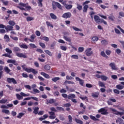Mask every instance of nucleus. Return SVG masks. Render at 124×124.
Wrapping results in <instances>:
<instances>
[{
    "instance_id": "obj_28",
    "label": "nucleus",
    "mask_w": 124,
    "mask_h": 124,
    "mask_svg": "<svg viewBox=\"0 0 124 124\" xmlns=\"http://www.w3.org/2000/svg\"><path fill=\"white\" fill-rule=\"evenodd\" d=\"M101 56H102V57H103L104 58H105V59H108L109 58L108 56H107L106 54H105V52H104V51L101 52Z\"/></svg>"
},
{
    "instance_id": "obj_33",
    "label": "nucleus",
    "mask_w": 124,
    "mask_h": 124,
    "mask_svg": "<svg viewBox=\"0 0 124 124\" xmlns=\"http://www.w3.org/2000/svg\"><path fill=\"white\" fill-rule=\"evenodd\" d=\"M45 53L49 56L50 57H52L53 56V54H52V52L51 51H49L48 50H45Z\"/></svg>"
},
{
    "instance_id": "obj_64",
    "label": "nucleus",
    "mask_w": 124,
    "mask_h": 124,
    "mask_svg": "<svg viewBox=\"0 0 124 124\" xmlns=\"http://www.w3.org/2000/svg\"><path fill=\"white\" fill-rule=\"evenodd\" d=\"M25 88L27 89V90H31V87L29 85H25Z\"/></svg>"
},
{
    "instance_id": "obj_30",
    "label": "nucleus",
    "mask_w": 124,
    "mask_h": 124,
    "mask_svg": "<svg viewBox=\"0 0 124 124\" xmlns=\"http://www.w3.org/2000/svg\"><path fill=\"white\" fill-rule=\"evenodd\" d=\"M35 37H36V36H35V35L34 34H32L31 36V39L29 40V41H30V42H33V41L32 40H34V39L35 38Z\"/></svg>"
},
{
    "instance_id": "obj_40",
    "label": "nucleus",
    "mask_w": 124,
    "mask_h": 124,
    "mask_svg": "<svg viewBox=\"0 0 124 124\" xmlns=\"http://www.w3.org/2000/svg\"><path fill=\"white\" fill-rule=\"evenodd\" d=\"M4 39L6 40L7 42H9L10 40V39L9 38V36L8 35L5 34L4 37Z\"/></svg>"
},
{
    "instance_id": "obj_38",
    "label": "nucleus",
    "mask_w": 124,
    "mask_h": 124,
    "mask_svg": "<svg viewBox=\"0 0 124 124\" xmlns=\"http://www.w3.org/2000/svg\"><path fill=\"white\" fill-rule=\"evenodd\" d=\"M26 20L27 22H30L31 21H33V20H34V18H33V17L28 16L26 18Z\"/></svg>"
},
{
    "instance_id": "obj_7",
    "label": "nucleus",
    "mask_w": 124,
    "mask_h": 124,
    "mask_svg": "<svg viewBox=\"0 0 124 124\" xmlns=\"http://www.w3.org/2000/svg\"><path fill=\"white\" fill-rule=\"evenodd\" d=\"M85 55L87 56V57H90L93 55V51H92V48H89L86 49Z\"/></svg>"
},
{
    "instance_id": "obj_49",
    "label": "nucleus",
    "mask_w": 124,
    "mask_h": 124,
    "mask_svg": "<svg viewBox=\"0 0 124 124\" xmlns=\"http://www.w3.org/2000/svg\"><path fill=\"white\" fill-rule=\"evenodd\" d=\"M72 29H73L74 31H82V29H79V28L74 26L72 27Z\"/></svg>"
},
{
    "instance_id": "obj_17",
    "label": "nucleus",
    "mask_w": 124,
    "mask_h": 124,
    "mask_svg": "<svg viewBox=\"0 0 124 124\" xmlns=\"http://www.w3.org/2000/svg\"><path fill=\"white\" fill-rule=\"evenodd\" d=\"M101 43L102 45H104V46H106V45H108V41L106 39L102 40L101 41Z\"/></svg>"
},
{
    "instance_id": "obj_10",
    "label": "nucleus",
    "mask_w": 124,
    "mask_h": 124,
    "mask_svg": "<svg viewBox=\"0 0 124 124\" xmlns=\"http://www.w3.org/2000/svg\"><path fill=\"white\" fill-rule=\"evenodd\" d=\"M79 107L80 108H83V109L82 111H79L78 114L79 115L80 114H84L85 112V110H86V106H84V104L81 103Z\"/></svg>"
},
{
    "instance_id": "obj_59",
    "label": "nucleus",
    "mask_w": 124,
    "mask_h": 124,
    "mask_svg": "<svg viewBox=\"0 0 124 124\" xmlns=\"http://www.w3.org/2000/svg\"><path fill=\"white\" fill-rule=\"evenodd\" d=\"M39 45L43 49H45V48H46V46L45 45V44H44V43H40Z\"/></svg>"
},
{
    "instance_id": "obj_1",
    "label": "nucleus",
    "mask_w": 124,
    "mask_h": 124,
    "mask_svg": "<svg viewBox=\"0 0 124 124\" xmlns=\"http://www.w3.org/2000/svg\"><path fill=\"white\" fill-rule=\"evenodd\" d=\"M13 51L14 53H16V55L18 58H23V59H27V54L20 53L18 52H20L21 51V48H19L18 46H15L13 48Z\"/></svg>"
},
{
    "instance_id": "obj_51",
    "label": "nucleus",
    "mask_w": 124,
    "mask_h": 124,
    "mask_svg": "<svg viewBox=\"0 0 124 124\" xmlns=\"http://www.w3.org/2000/svg\"><path fill=\"white\" fill-rule=\"evenodd\" d=\"M64 84H71L72 85H74V84H75V82H74L73 81L65 80L64 82Z\"/></svg>"
},
{
    "instance_id": "obj_53",
    "label": "nucleus",
    "mask_w": 124,
    "mask_h": 124,
    "mask_svg": "<svg viewBox=\"0 0 124 124\" xmlns=\"http://www.w3.org/2000/svg\"><path fill=\"white\" fill-rule=\"evenodd\" d=\"M101 79H102V80H103V81H107V80L108 79V77L102 75Z\"/></svg>"
},
{
    "instance_id": "obj_34",
    "label": "nucleus",
    "mask_w": 124,
    "mask_h": 124,
    "mask_svg": "<svg viewBox=\"0 0 124 124\" xmlns=\"http://www.w3.org/2000/svg\"><path fill=\"white\" fill-rule=\"evenodd\" d=\"M42 1H43V0H38V5L39 7H42V6H43Z\"/></svg>"
},
{
    "instance_id": "obj_8",
    "label": "nucleus",
    "mask_w": 124,
    "mask_h": 124,
    "mask_svg": "<svg viewBox=\"0 0 124 124\" xmlns=\"http://www.w3.org/2000/svg\"><path fill=\"white\" fill-rule=\"evenodd\" d=\"M76 80L79 82V85H80V86H82V87H84V83H85V81H84V80L80 78H79L78 77H76Z\"/></svg>"
},
{
    "instance_id": "obj_23",
    "label": "nucleus",
    "mask_w": 124,
    "mask_h": 124,
    "mask_svg": "<svg viewBox=\"0 0 124 124\" xmlns=\"http://www.w3.org/2000/svg\"><path fill=\"white\" fill-rule=\"evenodd\" d=\"M54 4L55 5H56L57 7L59 8V9H61V10H62V5L60 4V3L58 2H55Z\"/></svg>"
},
{
    "instance_id": "obj_43",
    "label": "nucleus",
    "mask_w": 124,
    "mask_h": 124,
    "mask_svg": "<svg viewBox=\"0 0 124 124\" xmlns=\"http://www.w3.org/2000/svg\"><path fill=\"white\" fill-rule=\"evenodd\" d=\"M16 98L18 99V100H21V99H23V96L20 95L19 94H16Z\"/></svg>"
},
{
    "instance_id": "obj_25",
    "label": "nucleus",
    "mask_w": 124,
    "mask_h": 124,
    "mask_svg": "<svg viewBox=\"0 0 124 124\" xmlns=\"http://www.w3.org/2000/svg\"><path fill=\"white\" fill-rule=\"evenodd\" d=\"M2 113H5V115H10V111H9L8 109H2Z\"/></svg>"
},
{
    "instance_id": "obj_36",
    "label": "nucleus",
    "mask_w": 124,
    "mask_h": 124,
    "mask_svg": "<svg viewBox=\"0 0 124 124\" xmlns=\"http://www.w3.org/2000/svg\"><path fill=\"white\" fill-rule=\"evenodd\" d=\"M75 121L77 124H83V121L82 120H80V119L75 118Z\"/></svg>"
},
{
    "instance_id": "obj_44",
    "label": "nucleus",
    "mask_w": 124,
    "mask_h": 124,
    "mask_svg": "<svg viewBox=\"0 0 124 124\" xmlns=\"http://www.w3.org/2000/svg\"><path fill=\"white\" fill-rule=\"evenodd\" d=\"M46 24L47 27H51V28H52V29H54V26H53L52 24H51V23H50V22L46 21Z\"/></svg>"
},
{
    "instance_id": "obj_61",
    "label": "nucleus",
    "mask_w": 124,
    "mask_h": 124,
    "mask_svg": "<svg viewBox=\"0 0 124 124\" xmlns=\"http://www.w3.org/2000/svg\"><path fill=\"white\" fill-rule=\"evenodd\" d=\"M66 80H73V79H74V78L70 76H67L66 77Z\"/></svg>"
},
{
    "instance_id": "obj_27",
    "label": "nucleus",
    "mask_w": 124,
    "mask_h": 124,
    "mask_svg": "<svg viewBox=\"0 0 124 124\" xmlns=\"http://www.w3.org/2000/svg\"><path fill=\"white\" fill-rule=\"evenodd\" d=\"M88 8H89V5H85L83 7V12L86 13L88 12Z\"/></svg>"
},
{
    "instance_id": "obj_54",
    "label": "nucleus",
    "mask_w": 124,
    "mask_h": 124,
    "mask_svg": "<svg viewBox=\"0 0 124 124\" xmlns=\"http://www.w3.org/2000/svg\"><path fill=\"white\" fill-rule=\"evenodd\" d=\"M77 9H78V10H79V11H81V10H82V8H83V6H82V5H80L79 4H77Z\"/></svg>"
},
{
    "instance_id": "obj_20",
    "label": "nucleus",
    "mask_w": 124,
    "mask_h": 124,
    "mask_svg": "<svg viewBox=\"0 0 124 124\" xmlns=\"http://www.w3.org/2000/svg\"><path fill=\"white\" fill-rule=\"evenodd\" d=\"M2 70H3V66L0 65V79H1L2 75H3V72Z\"/></svg>"
},
{
    "instance_id": "obj_31",
    "label": "nucleus",
    "mask_w": 124,
    "mask_h": 124,
    "mask_svg": "<svg viewBox=\"0 0 124 124\" xmlns=\"http://www.w3.org/2000/svg\"><path fill=\"white\" fill-rule=\"evenodd\" d=\"M79 98H80V99H82L83 101L86 100V101H89V99H88V97H87V96L82 97L81 94H80V96H79Z\"/></svg>"
},
{
    "instance_id": "obj_21",
    "label": "nucleus",
    "mask_w": 124,
    "mask_h": 124,
    "mask_svg": "<svg viewBox=\"0 0 124 124\" xmlns=\"http://www.w3.org/2000/svg\"><path fill=\"white\" fill-rule=\"evenodd\" d=\"M99 95V93L95 92L94 93H92V96H93L94 98H97L98 96Z\"/></svg>"
},
{
    "instance_id": "obj_45",
    "label": "nucleus",
    "mask_w": 124,
    "mask_h": 124,
    "mask_svg": "<svg viewBox=\"0 0 124 124\" xmlns=\"http://www.w3.org/2000/svg\"><path fill=\"white\" fill-rule=\"evenodd\" d=\"M24 115H25V113L23 112L19 113H18V115L17 116V118L18 119H21V118H22V117H23Z\"/></svg>"
},
{
    "instance_id": "obj_3",
    "label": "nucleus",
    "mask_w": 124,
    "mask_h": 124,
    "mask_svg": "<svg viewBox=\"0 0 124 124\" xmlns=\"http://www.w3.org/2000/svg\"><path fill=\"white\" fill-rule=\"evenodd\" d=\"M94 20L97 24H102V23H103L104 25H107V22L103 19H100V17H99L97 15H95L94 16Z\"/></svg>"
},
{
    "instance_id": "obj_35",
    "label": "nucleus",
    "mask_w": 124,
    "mask_h": 124,
    "mask_svg": "<svg viewBox=\"0 0 124 124\" xmlns=\"http://www.w3.org/2000/svg\"><path fill=\"white\" fill-rule=\"evenodd\" d=\"M124 88V86L121 84L116 85V89H118V90H123Z\"/></svg>"
},
{
    "instance_id": "obj_16",
    "label": "nucleus",
    "mask_w": 124,
    "mask_h": 124,
    "mask_svg": "<svg viewBox=\"0 0 124 124\" xmlns=\"http://www.w3.org/2000/svg\"><path fill=\"white\" fill-rule=\"evenodd\" d=\"M6 31H13V26L10 25H7L5 27Z\"/></svg>"
},
{
    "instance_id": "obj_14",
    "label": "nucleus",
    "mask_w": 124,
    "mask_h": 124,
    "mask_svg": "<svg viewBox=\"0 0 124 124\" xmlns=\"http://www.w3.org/2000/svg\"><path fill=\"white\" fill-rule=\"evenodd\" d=\"M27 71L28 72V73H31V72H32L33 74H35L36 75L37 73H38V72L37 71H36L34 69L32 68H30V69L27 70Z\"/></svg>"
},
{
    "instance_id": "obj_46",
    "label": "nucleus",
    "mask_w": 124,
    "mask_h": 124,
    "mask_svg": "<svg viewBox=\"0 0 124 124\" xmlns=\"http://www.w3.org/2000/svg\"><path fill=\"white\" fill-rule=\"evenodd\" d=\"M72 6H73L71 4H69V5L67 4L66 7H65L66 9H67V10H69L71 9V8H72Z\"/></svg>"
},
{
    "instance_id": "obj_9",
    "label": "nucleus",
    "mask_w": 124,
    "mask_h": 124,
    "mask_svg": "<svg viewBox=\"0 0 124 124\" xmlns=\"http://www.w3.org/2000/svg\"><path fill=\"white\" fill-rule=\"evenodd\" d=\"M62 18L67 19V18H70L71 17V13L67 12L64 13L62 16Z\"/></svg>"
},
{
    "instance_id": "obj_5",
    "label": "nucleus",
    "mask_w": 124,
    "mask_h": 124,
    "mask_svg": "<svg viewBox=\"0 0 124 124\" xmlns=\"http://www.w3.org/2000/svg\"><path fill=\"white\" fill-rule=\"evenodd\" d=\"M7 82L9 83V84H11V83H13L14 85L17 84V81H16V79L13 78H7Z\"/></svg>"
},
{
    "instance_id": "obj_2",
    "label": "nucleus",
    "mask_w": 124,
    "mask_h": 124,
    "mask_svg": "<svg viewBox=\"0 0 124 124\" xmlns=\"http://www.w3.org/2000/svg\"><path fill=\"white\" fill-rule=\"evenodd\" d=\"M27 4H27L20 2L19 3V5L17 6L16 7L17 8H19V9L22 11H26V10H27V11H29V10H31V6H27ZM22 6H23V7H22ZM23 7H25L26 9H25V8Z\"/></svg>"
},
{
    "instance_id": "obj_32",
    "label": "nucleus",
    "mask_w": 124,
    "mask_h": 124,
    "mask_svg": "<svg viewBox=\"0 0 124 124\" xmlns=\"http://www.w3.org/2000/svg\"><path fill=\"white\" fill-rule=\"evenodd\" d=\"M92 40L93 42H96L97 41H98V37L97 36H93L92 37Z\"/></svg>"
},
{
    "instance_id": "obj_26",
    "label": "nucleus",
    "mask_w": 124,
    "mask_h": 124,
    "mask_svg": "<svg viewBox=\"0 0 124 124\" xmlns=\"http://www.w3.org/2000/svg\"><path fill=\"white\" fill-rule=\"evenodd\" d=\"M108 20L110 21H112V22H114L115 20V16H113V14H110V16L108 17Z\"/></svg>"
},
{
    "instance_id": "obj_57",
    "label": "nucleus",
    "mask_w": 124,
    "mask_h": 124,
    "mask_svg": "<svg viewBox=\"0 0 124 124\" xmlns=\"http://www.w3.org/2000/svg\"><path fill=\"white\" fill-rule=\"evenodd\" d=\"M57 110H58L59 111H64V108L62 107H57L56 108Z\"/></svg>"
},
{
    "instance_id": "obj_15",
    "label": "nucleus",
    "mask_w": 124,
    "mask_h": 124,
    "mask_svg": "<svg viewBox=\"0 0 124 124\" xmlns=\"http://www.w3.org/2000/svg\"><path fill=\"white\" fill-rule=\"evenodd\" d=\"M4 71H5V72H6L7 74H9V75H11V74H10V71H11V70H10L9 68H8V67L5 66L4 67Z\"/></svg>"
},
{
    "instance_id": "obj_18",
    "label": "nucleus",
    "mask_w": 124,
    "mask_h": 124,
    "mask_svg": "<svg viewBox=\"0 0 124 124\" xmlns=\"http://www.w3.org/2000/svg\"><path fill=\"white\" fill-rule=\"evenodd\" d=\"M76 97V95L75 94H69L68 95V99H70V100H72L73 99H74Z\"/></svg>"
},
{
    "instance_id": "obj_6",
    "label": "nucleus",
    "mask_w": 124,
    "mask_h": 124,
    "mask_svg": "<svg viewBox=\"0 0 124 124\" xmlns=\"http://www.w3.org/2000/svg\"><path fill=\"white\" fill-rule=\"evenodd\" d=\"M99 113H101V115H108L109 113L107 112V109H106L105 108H101L98 110Z\"/></svg>"
},
{
    "instance_id": "obj_19",
    "label": "nucleus",
    "mask_w": 124,
    "mask_h": 124,
    "mask_svg": "<svg viewBox=\"0 0 124 124\" xmlns=\"http://www.w3.org/2000/svg\"><path fill=\"white\" fill-rule=\"evenodd\" d=\"M41 75H42V76H44L45 78H46V79H50V76L48 75L47 74H46L44 72H41Z\"/></svg>"
},
{
    "instance_id": "obj_55",
    "label": "nucleus",
    "mask_w": 124,
    "mask_h": 124,
    "mask_svg": "<svg viewBox=\"0 0 124 124\" xmlns=\"http://www.w3.org/2000/svg\"><path fill=\"white\" fill-rule=\"evenodd\" d=\"M5 51L7 53H8V54H9V55H10V54H12V50H11L10 49H9V48H6L5 49Z\"/></svg>"
},
{
    "instance_id": "obj_41",
    "label": "nucleus",
    "mask_w": 124,
    "mask_h": 124,
    "mask_svg": "<svg viewBox=\"0 0 124 124\" xmlns=\"http://www.w3.org/2000/svg\"><path fill=\"white\" fill-rule=\"evenodd\" d=\"M98 85L99 87H102L103 88H105V84L102 81H99Z\"/></svg>"
},
{
    "instance_id": "obj_13",
    "label": "nucleus",
    "mask_w": 124,
    "mask_h": 124,
    "mask_svg": "<svg viewBox=\"0 0 124 124\" xmlns=\"http://www.w3.org/2000/svg\"><path fill=\"white\" fill-rule=\"evenodd\" d=\"M109 66L111 68L112 70H118V67L116 66L115 62H110L109 64Z\"/></svg>"
},
{
    "instance_id": "obj_48",
    "label": "nucleus",
    "mask_w": 124,
    "mask_h": 124,
    "mask_svg": "<svg viewBox=\"0 0 124 124\" xmlns=\"http://www.w3.org/2000/svg\"><path fill=\"white\" fill-rule=\"evenodd\" d=\"M71 58H72V59H74L75 60H78V59H79V57L77 55H72L71 56Z\"/></svg>"
},
{
    "instance_id": "obj_58",
    "label": "nucleus",
    "mask_w": 124,
    "mask_h": 124,
    "mask_svg": "<svg viewBox=\"0 0 124 124\" xmlns=\"http://www.w3.org/2000/svg\"><path fill=\"white\" fill-rule=\"evenodd\" d=\"M60 48L61 50H62V51H66V50H67V47L64 46H60Z\"/></svg>"
},
{
    "instance_id": "obj_4",
    "label": "nucleus",
    "mask_w": 124,
    "mask_h": 124,
    "mask_svg": "<svg viewBox=\"0 0 124 124\" xmlns=\"http://www.w3.org/2000/svg\"><path fill=\"white\" fill-rule=\"evenodd\" d=\"M110 110H111L112 112H113V114L114 115H117V116H123L124 114V112H120L118 111L117 110L113 108H109Z\"/></svg>"
},
{
    "instance_id": "obj_11",
    "label": "nucleus",
    "mask_w": 124,
    "mask_h": 124,
    "mask_svg": "<svg viewBox=\"0 0 124 124\" xmlns=\"http://www.w3.org/2000/svg\"><path fill=\"white\" fill-rule=\"evenodd\" d=\"M63 34H64L63 38H64L65 40H66V41H68V42H70V41H71V40L70 39V38L66 36V35H68L69 34L68 32H64L63 33Z\"/></svg>"
},
{
    "instance_id": "obj_63",
    "label": "nucleus",
    "mask_w": 124,
    "mask_h": 124,
    "mask_svg": "<svg viewBox=\"0 0 124 124\" xmlns=\"http://www.w3.org/2000/svg\"><path fill=\"white\" fill-rule=\"evenodd\" d=\"M68 121H69V123H70V124L72 123V117L71 116V115L68 116Z\"/></svg>"
},
{
    "instance_id": "obj_62",
    "label": "nucleus",
    "mask_w": 124,
    "mask_h": 124,
    "mask_svg": "<svg viewBox=\"0 0 124 124\" xmlns=\"http://www.w3.org/2000/svg\"><path fill=\"white\" fill-rule=\"evenodd\" d=\"M114 31L115 33H116L117 34H121V31H120V30H119L118 29L115 28Z\"/></svg>"
},
{
    "instance_id": "obj_52",
    "label": "nucleus",
    "mask_w": 124,
    "mask_h": 124,
    "mask_svg": "<svg viewBox=\"0 0 124 124\" xmlns=\"http://www.w3.org/2000/svg\"><path fill=\"white\" fill-rule=\"evenodd\" d=\"M90 119L93 121H99V119L96 118L95 117H94L93 115H91Z\"/></svg>"
},
{
    "instance_id": "obj_37",
    "label": "nucleus",
    "mask_w": 124,
    "mask_h": 124,
    "mask_svg": "<svg viewBox=\"0 0 124 124\" xmlns=\"http://www.w3.org/2000/svg\"><path fill=\"white\" fill-rule=\"evenodd\" d=\"M38 110H39V108L35 107L33 113H35V115H37L38 114Z\"/></svg>"
},
{
    "instance_id": "obj_12",
    "label": "nucleus",
    "mask_w": 124,
    "mask_h": 124,
    "mask_svg": "<svg viewBox=\"0 0 124 124\" xmlns=\"http://www.w3.org/2000/svg\"><path fill=\"white\" fill-rule=\"evenodd\" d=\"M18 46H19L20 48H21V49H27L29 48V46H28L25 43H20L19 44Z\"/></svg>"
},
{
    "instance_id": "obj_42",
    "label": "nucleus",
    "mask_w": 124,
    "mask_h": 124,
    "mask_svg": "<svg viewBox=\"0 0 124 124\" xmlns=\"http://www.w3.org/2000/svg\"><path fill=\"white\" fill-rule=\"evenodd\" d=\"M2 57H6L7 58H9L10 59H12V56L10 54H8L7 53H5L2 54Z\"/></svg>"
},
{
    "instance_id": "obj_39",
    "label": "nucleus",
    "mask_w": 124,
    "mask_h": 124,
    "mask_svg": "<svg viewBox=\"0 0 124 124\" xmlns=\"http://www.w3.org/2000/svg\"><path fill=\"white\" fill-rule=\"evenodd\" d=\"M8 24L10 25V26H12V27H13V26H15L16 23L13 20H10L8 22Z\"/></svg>"
},
{
    "instance_id": "obj_47",
    "label": "nucleus",
    "mask_w": 124,
    "mask_h": 124,
    "mask_svg": "<svg viewBox=\"0 0 124 124\" xmlns=\"http://www.w3.org/2000/svg\"><path fill=\"white\" fill-rule=\"evenodd\" d=\"M60 78L59 77H55L54 78H52L51 79L52 81H53V82H57V81H59V80H60Z\"/></svg>"
},
{
    "instance_id": "obj_60",
    "label": "nucleus",
    "mask_w": 124,
    "mask_h": 124,
    "mask_svg": "<svg viewBox=\"0 0 124 124\" xmlns=\"http://www.w3.org/2000/svg\"><path fill=\"white\" fill-rule=\"evenodd\" d=\"M20 95H22V96H30V93L26 94L23 92L20 93Z\"/></svg>"
},
{
    "instance_id": "obj_22",
    "label": "nucleus",
    "mask_w": 124,
    "mask_h": 124,
    "mask_svg": "<svg viewBox=\"0 0 124 124\" xmlns=\"http://www.w3.org/2000/svg\"><path fill=\"white\" fill-rule=\"evenodd\" d=\"M49 16L51 17V19H53V20H57V19H58L57 16L53 13H50Z\"/></svg>"
},
{
    "instance_id": "obj_29",
    "label": "nucleus",
    "mask_w": 124,
    "mask_h": 124,
    "mask_svg": "<svg viewBox=\"0 0 124 124\" xmlns=\"http://www.w3.org/2000/svg\"><path fill=\"white\" fill-rule=\"evenodd\" d=\"M40 39H41V40H44L45 41H46V42H48V41H49V38L48 37H46V36H44L42 37H40Z\"/></svg>"
},
{
    "instance_id": "obj_24",
    "label": "nucleus",
    "mask_w": 124,
    "mask_h": 124,
    "mask_svg": "<svg viewBox=\"0 0 124 124\" xmlns=\"http://www.w3.org/2000/svg\"><path fill=\"white\" fill-rule=\"evenodd\" d=\"M44 68L46 71H49L51 69V66L49 64H46L44 66Z\"/></svg>"
},
{
    "instance_id": "obj_50",
    "label": "nucleus",
    "mask_w": 124,
    "mask_h": 124,
    "mask_svg": "<svg viewBox=\"0 0 124 124\" xmlns=\"http://www.w3.org/2000/svg\"><path fill=\"white\" fill-rule=\"evenodd\" d=\"M47 102L49 103V104H53V103H55V101L54 100V99H50L49 100L47 101Z\"/></svg>"
},
{
    "instance_id": "obj_56",
    "label": "nucleus",
    "mask_w": 124,
    "mask_h": 124,
    "mask_svg": "<svg viewBox=\"0 0 124 124\" xmlns=\"http://www.w3.org/2000/svg\"><path fill=\"white\" fill-rule=\"evenodd\" d=\"M6 102H7V99H2L1 100H0V103L1 104H3L4 103H6Z\"/></svg>"
}]
</instances>
